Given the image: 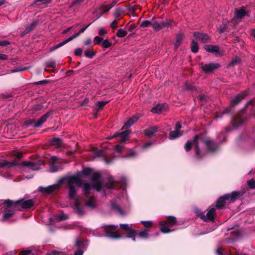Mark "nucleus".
<instances>
[{"label": "nucleus", "instance_id": "nucleus-42", "mask_svg": "<svg viewBox=\"0 0 255 255\" xmlns=\"http://www.w3.org/2000/svg\"><path fill=\"white\" fill-rule=\"evenodd\" d=\"M14 202L10 200H6L3 203L4 207L5 210H8L9 208H11L14 204Z\"/></svg>", "mask_w": 255, "mask_h": 255}, {"label": "nucleus", "instance_id": "nucleus-2", "mask_svg": "<svg viewBox=\"0 0 255 255\" xmlns=\"http://www.w3.org/2000/svg\"><path fill=\"white\" fill-rule=\"evenodd\" d=\"M247 95L248 92L246 91H244L240 93V94L236 96L231 101L230 105L229 106V107L226 108L223 112L222 113L218 114L217 117L221 118L222 115L224 114L233 115L235 113L234 107L239 104L241 103V102L243 100H244Z\"/></svg>", "mask_w": 255, "mask_h": 255}, {"label": "nucleus", "instance_id": "nucleus-25", "mask_svg": "<svg viewBox=\"0 0 255 255\" xmlns=\"http://www.w3.org/2000/svg\"><path fill=\"white\" fill-rule=\"evenodd\" d=\"M184 38V34L183 33H179L176 35V41L174 44V49L177 50L180 45L182 41Z\"/></svg>", "mask_w": 255, "mask_h": 255}, {"label": "nucleus", "instance_id": "nucleus-54", "mask_svg": "<svg viewBox=\"0 0 255 255\" xmlns=\"http://www.w3.org/2000/svg\"><path fill=\"white\" fill-rule=\"evenodd\" d=\"M92 169L91 168L86 167L83 169L82 173L85 176H88L91 174Z\"/></svg>", "mask_w": 255, "mask_h": 255}, {"label": "nucleus", "instance_id": "nucleus-30", "mask_svg": "<svg viewBox=\"0 0 255 255\" xmlns=\"http://www.w3.org/2000/svg\"><path fill=\"white\" fill-rule=\"evenodd\" d=\"M82 185L83 186V192L84 195L87 197H88L89 195L90 194V191L92 187L90 185V184L89 183L87 182L84 183L83 182Z\"/></svg>", "mask_w": 255, "mask_h": 255}, {"label": "nucleus", "instance_id": "nucleus-10", "mask_svg": "<svg viewBox=\"0 0 255 255\" xmlns=\"http://www.w3.org/2000/svg\"><path fill=\"white\" fill-rule=\"evenodd\" d=\"M35 203V200L33 199L26 200L21 199L17 200V209L18 207H21L23 209L28 210L34 205Z\"/></svg>", "mask_w": 255, "mask_h": 255}, {"label": "nucleus", "instance_id": "nucleus-27", "mask_svg": "<svg viewBox=\"0 0 255 255\" xmlns=\"http://www.w3.org/2000/svg\"><path fill=\"white\" fill-rule=\"evenodd\" d=\"M94 155L96 157H102L104 160L107 164H110L112 163V161L108 160L107 158L104 155V152L102 150H97L94 152Z\"/></svg>", "mask_w": 255, "mask_h": 255}, {"label": "nucleus", "instance_id": "nucleus-57", "mask_svg": "<svg viewBox=\"0 0 255 255\" xmlns=\"http://www.w3.org/2000/svg\"><path fill=\"white\" fill-rule=\"evenodd\" d=\"M45 65L49 68H54L56 67V63L55 61H48L45 63Z\"/></svg>", "mask_w": 255, "mask_h": 255}, {"label": "nucleus", "instance_id": "nucleus-32", "mask_svg": "<svg viewBox=\"0 0 255 255\" xmlns=\"http://www.w3.org/2000/svg\"><path fill=\"white\" fill-rule=\"evenodd\" d=\"M194 145V139L188 140L184 146V148L186 152L190 151L192 148L193 145Z\"/></svg>", "mask_w": 255, "mask_h": 255}, {"label": "nucleus", "instance_id": "nucleus-14", "mask_svg": "<svg viewBox=\"0 0 255 255\" xmlns=\"http://www.w3.org/2000/svg\"><path fill=\"white\" fill-rule=\"evenodd\" d=\"M129 132L130 131L128 130L121 132H116L112 135L110 138H118V141L123 143L128 139Z\"/></svg>", "mask_w": 255, "mask_h": 255}, {"label": "nucleus", "instance_id": "nucleus-44", "mask_svg": "<svg viewBox=\"0 0 255 255\" xmlns=\"http://www.w3.org/2000/svg\"><path fill=\"white\" fill-rule=\"evenodd\" d=\"M116 182L113 179H110L106 183L107 187L109 189H114L115 188Z\"/></svg>", "mask_w": 255, "mask_h": 255}, {"label": "nucleus", "instance_id": "nucleus-39", "mask_svg": "<svg viewBox=\"0 0 255 255\" xmlns=\"http://www.w3.org/2000/svg\"><path fill=\"white\" fill-rule=\"evenodd\" d=\"M153 28L156 31H159L161 29L160 23L156 21L154 19L152 18L151 20V25Z\"/></svg>", "mask_w": 255, "mask_h": 255}, {"label": "nucleus", "instance_id": "nucleus-4", "mask_svg": "<svg viewBox=\"0 0 255 255\" xmlns=\"http://www.w3.org/2000/svg\"><path fill=\"white\" fill-rule=\"evenodd\" d=\"M255 102L253 100L249 101L244 108L241 110L238 113L236 117L232 116L231 118V122L234 127H238L243 124L244 120L243 116L246 113L247 109L249 106H254Z\"/></svg>", "mask_w": 255, "mask_h": 255}, {"label": "nucleus", "instance_id": "nucleus-6", "mask_svg": "<svg viewBox=\"0 0 255 255\" xmlns=\"http://www.w3.org/2000/svg\"><path fill=\"white\" fill-rule=\"evenodd\" d=\"M177 225L176 218L174 216H169L164 221L160 223V230L163 233H168L172 231L168 227H172Z\"/></svg>", "mask_w": 255, "mask_h": 255}, {"label": "nucleus", "instance_id": "nucleus-37", "mask_svg": "<svg viewBox=\"0 0 255 255\" xmlns=\"http://www.w3.org/2000/svg\"><path fill=\"white\" fill-rule=\"evenodd\" d=\"M109 103V101H98L96 104L97 107L95 108V111L98 112L99 110L103 109V108Z\"/></svg>", "mask_w": 255, "mask_h": 255}, {"label": "nucleus", "instance_id": "nucleus-31", "mask_svg": "<svg viewBox=\"0 0 255 255\" xmlns=\"http://www.w3.org/2000/svg\"><path fill=\"white\" fill-rule=\"evenodd\" d=\"M241 59L240 57L238 56H235L234 57L231 62L229 63L227 66L228 68H230L232 67H234L236 65L239 64L241 63Z\"/></svg>", "mask_w": 255, "mask_h": 255}, {"label": "nucleus", "instance_id": "nucleus-62", "mask_svg": "<svg viewBox=\"0 0 255 255\" xmlns=\"http://www.w3.org/2000/svg\"><path fill=\"white\" fill-rule=\"evenodd\" d=\"M57 219L59 221H63L68 219V216L64 214L59 215Z\"/></svg>", "mask_w": 255, "mask_h": 255}, {"label": "nucleus", "instance_id": "nucleus-55", "mask_svg": "<svg viewBox=\"0 0 255 255\" xmlns=\"http://www.w3.org/2000/svg\"><path fill=\"white\" fill-rule=\"evenodd\" d=\"M103 38L96 36L94 38V41L95 44L100 45L101 44V42L103 41Z\"/></svg>", "mask_w": 255, "mask_h": 255}, {"label": "nucleus", "instance_id": "nucleus-45", "mask_svg": "<svg viewBox=\"0 0 255 255\" xmlns=\"http://www.w3.org/2000/svg\"><path fill=\"white\" fill-rule=\"evenodd\" d=\"M112 44L110 42L109 40L105 39L103 40L102 43H101V46L103 48H108L112 46Z\"/></svg>", "mask_w": 255, "mask_h": 255}, {"label": "nucleus", "instance_id": "nucleus-22", "mask_svg": "<svg viewBox=\"0 0 255 255\" xmlns=\"http://www.w3.org/2000/svg\"><path fill=\"white\" fill-rule=\"evenodd\" d=\"M165 106V104H158L152 108L151 112L154 114H160L164 110Z\"/></svg>", "mask_w": 255, "mask_h": 255}, {"label": "nucleus", "instance_id": "nucleus-13", "mask_svg": "<svg viewBox=\"0 0 255 255\" xmlns=\"http://www.w3.org/2000/svg\"><path fill=\"white\" fill-rule=\"evenodd\" d=\"M205 144L206 145L207 151L210 153H214L216 152L219 148L220 144L211 139L208 138V140L206 141Z\"/></svg>", "mask_w": 255, "mask_h": 255}, {"label": "nucleus", "instance_id": "nucleus-5", "mask_svg": "<svg viewBox=\"0 0 255 255\" xmlns=\"http://www.w3.org/2000/svg\"><path fill=\"white\" fill-rule=\"evenodd\" d=\"M205 133H200L195 135L193 137L194 142V151L196 158L198 160L202 159L205 156V153L202 152L200 148L199 140H201L205 143L206 141L208 140V138L205 137Z\"/></svg>", "mask_w": 255, "mask_h": 255}, {"label": "nucleus", "instance_id": "nucleus-17", "mask_svg": "<svg viewBox=\"0 0 255 255\" xmlns=\"http://www.w3.org/2000/svg\"><path fill=\"white\" fill-rule=\"evenodd\" d=\"M120 226L122 229L127 231V238L133 237V236H136L137 234L138 230L130 228L128 224H120Z\"/></svg>", "mask_w": 255, "mask_h": 255}, {"label": "nucleus", "instance_id": "nucleus-53", "mask_svg": "<svg viewBox=\"0 0 255 255\" xmlns=\"http://www.w3.org/2000/svg\"><path fill=\"white\" fill-rule=\"evenodd\" d=\"M248 185L250 188L252 189H255V180L254 178H252L248 181Z\"/></svg>", "mask_w": 255, "mask_h": 255}, {"label": "nucleus", "instance_id": "nucleus-40", "mask_svg": "<svg viewBox=\"0 0 255 255\" xmlns=\"http://www.w3.org/2000/svg\"><path fill=\"white\" fill-rule=\"evenodd\" d=\"M58 160V158L56 156H52L50 158V166H51V169L53 172L56 171V169H54V168H55V164L56 163V161Z\"/></svg>", "mask_w": 255, "mask_h": 255}, {"label": "nucleus", "instance_id": "nucleus-28", "mask_svg": "<svg viewBox=\"0 0 255 255\" xmlns=\"http://www.w3.org/2000/svg\"><path fill=\"white\" fill-rule=\"evenodd\" d=\"M248 14V13L246 12V11L245 10L244 7H242L240 9H236V16L237 18L242 19L246 15Z\"/></svg>", "mask_w": 255, "mask_h": 255}, {"label": "nucleus", "instance_id": "nucleus-43", "mask_svg": "<svg viewBox=\"0 0 255 255\" xmlns=\"http://www.w3.org/2000/svg\"><path fill=\"white\" fill-rule=\"evenodd\" d=\"M127 35V31L123 29H119L116 35L118 37L122 38L125 37Z\"/></svg>", "mask_w": 255, "mask_h": 255}, {"label": "nucleus", "instance_id": "nucleus-34", "mask_svg": "<svg viewBox=\"0 0 255 255\" xmlns=\"http://www.w3.org/2000/svg\"><path fill=\"white\" fill-rule=\"evenodd\" d=\"M148 231L147 230L144 229L143 230L140 231V232L138 231L137 234L140 238L144 239H147L149 237Z\"/></svg>", "mask_w": 255, "mask_h": 255}, {"label": "nucleus", "instance_id": "nucleus-19", "mask_svg": "<svg viewBox=\"0 0 255 255\" xmlns=\"http://www.w3.org/2000/svg\"><path fill=\"white\" fill-rule=\"evenodd\" d=\"M50 145L53 146L55 149H58L63 146L62 139L59 137H53L49 140Z\"/></svg>", "mask_w": 255, "mask_h": 255}, {"label": "nucleus", "instance_id": "nucleus-36", "mask_svg": "<svg viewBox=\"0 0 255 255\" xmlns=\"http://www.w3.org/2000/svg\"><path fill=\"white\" fill-rule=\"evenodd\" d=\"M110 9L111 8H110L108 5L102 4L97 8L94 12H96L97 10H100V11H101L103 14H104V13L108 12Z\"/></svg>", "mask_w": 255, "mask_h": 255}, {"label": "nucleus", "instance_id": "nucleus-33", "mask_svg": "<svg viewBox=\"0 0 255 255\" xmlns=\"http://www.w3.org/2000/svg\"><path fill=\"white\" fill-rule=\"evenodd\" d=\"M39 23L38 20H34L33 22L30 23L28 26L26 27V32H30L32 30L34 29V28L38 25Z\"/></svg>", "mask_w": 255, "mask_h": 255}, {"label": "nucleus", "instance_id": "nucleus-51", "mask_svg": "<svg viewBox=\"0 0 255 255\" xmlns=\"http://www.w3.org/2000/svg\"><path fill=\"white\" fill-rule=\"evenodd\" d=\"M123 13V10L121 8H118L116 9L115 12L114 14V17L115 18H119V19L121 18L120 17L122 16Z\"/></svg>", "mask_w": 255, "mask_h": 255}, {"label": "nucleus", "instance_id": "nucleus-18", "mask_svg": "<svg viewBox=\"0 0 255 255\" xmlns=\"http://www.w3.org/2000/svg\"><path fill=\"white\" fill-rule=\"evenodd\" d=\"M59 189V185L53 184L52 185L48 186V187H46L40 186L38 188V190L42 193H46L47 194H50L55 190H58Z\"/></svg>", "mask_w": 255, "mask_h": 255}, {"label": "nucleus", "instance_id": "nucleus-60", "mask_svg": "<svg viewBox=\"0 0 255 255\" xmlns=\"http://www.w3.org/2000/svg\"><path fill=\"white\" fill-rule=\"evenodd\" d=\"M19 255H34L31 250H23L19 252Z\"/></svg>", "mask_w": 255, "mask_h": 255}, {"label": "nucleus", "instance_id": "nucleus-35", "mask_svg": "<svg viewBox=\"0 0 255 255\" xmlns=\"http://www.w3.org/2000/svg\"><path fill=\"white\" fill-rule=\"evenodd\" d=\"M199 45L197 42L193 40L191 43V51L194 53H197L199 51Z\"/></svg>", "mask_w": 255, "mask_h": 255}, {"label": "nucleus", "instance_id": "nucleus-16", "mask_svg": "<svg viewBox=\"0 0 255 255\" xmlns=\"http://www.w3.org/2000/svg\"><path fill=\"white\" fill-rule=\"evenodd\" d=\"M204 48L207 52L214 53L216 56L223 55V54L220 52L219 46L217 45H205Z\"/></svg>", "mask_w": 255, "mask_h": 255}, {"label": "nucleus", "instance_id": "nucleus-24", "mask_svg": "<svg viewBox=\"0 0 255 255\" xmlns=\"http://www.w3.org/2000/svg\"><path fill=\"white\" fill-rule=\"evenodd\" d=\"M182 134V131L180 130L175 129L169 132V138L170 139H174L181 136Z\"/></svg>", "mask_w": 255, "mask_h": 255}, {"label": "nucleus", "instance_id": "nucleus-1", "mask_svg": "<svg viewBox=\"0 0 255 255\" xmlns=\"http://www.w3.org/2000/svg\"><path fill=\"white\" fill-rule=\"evenodd\" d=\"M75 184L78 187H81L83 184V180L80 178L79 175H73L68 178V185L67 187L69 189L68 198L69 199H74V201L72 205V207L74 212L79 217H83L85 211L84 210V207H81L80 200L79 197H76L77 191L76 187L74 185Z\"/></svg>", "mask_w": 255, "mask_h": 255}, {"label": "nucleus", "instance_id": "nucleus-7", "mask_svg": "<svg viewBox=\"0 0 255 255\" xmlns=\"http://www.w3.org/2000/svg\"><path fill=\"white\" fill-rule=\"evenodd\" d=\"M53 112L51 111L47 112L45 115H43L40 118L36 121L35 119L29 120L27 121L28 125H33L34 128H38L40 127L44 123H45L48 118L52 119Z\"/></svg>", "mask_w": 255, "mask_h": 255}, {"label": "nucleus", "instance_id": "nucleus-48", "mask_svg": "<svg viewBox=\"0 0 255 255\" xmlns=\"http://www.w3.org/2000/svg\"><path fill=\"white\" fill-rule=\"evenodd\" d=\"M51 82V81L48 80H43L37 82H34L32 83V84L34 86L35 85H45L48 84Z\"/></svg>", "mask_w": 255, "mask_h": 255}, {"label": "nucleus", "instance_id": "nucleus-49", "mask_svg": "<svg viewBox=\"0 0 255 255\" xmlns=\"http://www.w3.org/2000/svg\"><path fill=\"white\" fill-rule=\"evenodd\" d=\"M6 211H5L3 216V220H5L8 218H9L10 217H11L13 214V211L6 210Z\"/></svg>", "mask_w": 255, "mask_h": 255}, {"label": "nucleus", "instance_id": "nucleus-50", "mask_svg": "<svg viewBox=\"0 0 255 255\" xmlns=\"http://www.w3.org/2000/svg\"><path fill=\"white\" fill-rule=\"evenodd\" d=\"M134 124L133 122L131 121V120L129 119L126 122L124 126L122 128V130L127 129L130 128L131 126H132Z\"/></svg>", "mask_w": 255, "mask_h": 255}, {"label": "nucleus", "instance_id": "nucleus-63", "mask_svg": "<svg viewBox=\"0 0 255 255\" xmlns=\"http://www.w3.org/2000/svg\"><path fill=\"white\" fill-rule=\"evenodd\" d=\"M186 89L188 90L195 91L196 87L192 84H186Z\"/></svg>", "mask_w": 255, "mask_h": 255}, {"label": "nucleus", "instance_id": "nucleus-41", "mask_svg": "<svg viewBox=\"0 0 255 255\" xmlns=\"http://www.w3.org/2000/svg\"><path fill=\"white\" fill-rule=\"evenodd\" d=\"M102 182L101 181L93 182L92 188L100 192L102 188Z\"/></svg>", "mask_w": 255, "mask_h": 255}, {"label": "nucleus", "instance_id": "nucleus-52", "mask_svg": "<svg viewBox=\"0 0 255 255\" xmlns=\"http://www.w3.org/2000/svg\"><path fill=\"white\" fill-rule=\"evenodd\" d=\"M101 178V174L99 173L95 172L93 174L92 178V182L99 181Z\"/></svg>", "mask_w": 255, "mask_h": 255}, {"label": "nucleus", "instance_id": "nucleus-21", "mask_svg": "<svg viewBox=\"0 0 255 255\" xmlns=\"http://www.w3.org/2000/svg\"><path fill=\"white\" fill-rule=\"evenodd\" d=\"M89 200L85 203V206L91 209H95L96 207L95 204L96 198L94 196H88Z\"/></svg>", "mask_w": 255, "mask_h": 255}, {"label": "nucleus", "instance_id": "nucleus-8", "mask_svg": "<svg viewBox=\"0 0 255 255\" xmlns=\"http://www.w3.org/2000/svg\"><path fill=\"white\" fill-rule=\"evenodd\" d=\"M44 162L38 159L37 161L35 162H30V161H22L18 162L17 161V168H18L19 169L22 168V167H29L33 170H37L39 169V167L44 165Z\"/></svg>", "mask_w": 255, "mask_h": 255}, {"label": "nucleus", "instance_id": "nucleus-15", "mask_svg": "<svg viewBox=\"0 0 255 255\" xmlns=\"http://www.w3.org/2000/svg\"><path fill=\"white\" fill-rule=\"evenodd\" d=\"M194 37L202 43H206L209 42L211 37L206 33L194 32L193 33Z\"/></svg>", "mask_w": 255, "mask_h": 255}, {"label": "nucleus", "instance_id": "nucleus-29", "mask_svg": "<svg viewBox=\"0 0 255 255\" xmlns=\"http://www.w3.org/2000/svg\"><path fill=\"white\" fill-rule=\"evenodd\" d=\"M97 54V52L93 51L92 46L91 48L84 51L85 56L89 59H92Z\"/></svg>", "mask_w": 255, "mask_h": 255}, {"label": "nucleus", "instance_id": "nucleus-58", "mask_svg": "<svg viewBox=\"0 0 255 255\" xmlns=\"http://www.w3.org/2000/svg\"><path fill=\"white\" fill-rule=\"evenodd\" d=\"M141 223L146 228H149L152 226V222L150 221H141Z\"/></svg>", "mask_w": 255, "mask_h": 255}, {"label": "nucleus", "instance_id": "nucleus-38", "mask_svg": "<svg viewBox=\"0 0 255 255\" xmlns=\"http://www.w3.org/2000/svg\"><path fill=\"white\" fill-rule=\"evenodd\" d=\"M229 26L227 23H223L218 28L220 33H223L225 31H228Z\"/></svg>", "mask_w": 255, "mask_h": 255}, {"label": "nucleus", "instance_id": "nucleus-61", "mask_svg": "<svg viewBox=\"0 0 255 255\" xmlns=\"http://www.w3.org/2000/svg\"><path fill=\"white\" fill-rule=\"evenodd\" d=\"M83 52V49L81 48H77L74 51V55L76 56H81Z\"/></svg>", "mask_w": 255, "mask_h": 255}, {"label": "nucleus", "instance_id": "nucleus-23", "mask_svg": "<svg viewBox=\"0 0 255 255\" xmlns=\"http://www.w3.org/2000/svg\"><path fill=\"white\" fill-rule=\"evenodd\" d=\"M15 165L16 164L14 160L12 162H9L6 160L0 161V167L1 168H10L15 167Z\"/></svg>", "mask_w": 255, "mask_h": 255}, {"label": "nucleus", "instance_id": "nucleus-3", "mask_svg": "<svg viewBox=\"0 0 255 255\" xmlns=\"http://www.w3.org/2000/svg\"><path fill=\"white\" fill-rule=\"evenodd\" d=\"M241 195V193L238 191H234L231 194H226L218 199L216 201V208L219 209H222L226 203L234 202Z\"/></svg>", "mask_w": 255, "mask_h": 255}, {"label": "nucleus", "instance_id": "nucleus-11", "mask_svg": "<svg viewBox=\"0 0 255 255\" xmlns=\"http://www.w3.org/2000/svg\"><path fill=\"white\" fill-rule=\"evenodd\" d=\"M201 68L202 70L207 74L212 73L215 70L221 67V65L219 63H211L208 64L201 63Z\"/></svg>", "mask_w": 255, "mask_h": 255}, {"label": "nucleus", "instance_id": "nucleus-9", "mask_svg": "<svg viewBox=\"0 0 255 255\" xmlns=\"http://www.w3.org/2000/svg\"><path fill=\"white\" fill-rule=\"evenodd\" d=\"M105 233L106 234V237L112 239H119L123 238V236L116 231L117 226L114 225H109L102 227Z\"/></svg>", "mask_w": 255, "mask_h": 255}, {"label": "nucleus", "instance_id": "nucleus-47", "mask_svg": "<svg viewBox=\"0 0 255 255\" xmlns=\"http://www.w3.org/2000/svg\"><path fill=\"white\" fill-rule=\"evenodd\" d=\"M172 21L170 20H166L160 23L161 29L165 27H168L171 25Z\"/></svg>", "mask_w": 255, "mask_h": 255}, {"label": "nucleus", "instance_id": "nucleus-56", "mask_svg": "<svg viewBox=\"0 0 255 255\" xmlns=\"http://www.w3.org/2000/svg\"><path fill=\"white\" fill-rule=\"evenodd\" d=\"M151 25V21L144 20L140 24L142 27H148Z\"/></svg>", "mask_w": 255, "mask_h": 255}, {"label": "nucleus", "instance_id": "nucleus-20", "mask_svg": "<svg viewBox=\"0 0 255 255\" xmlns=\"http://www.w3.org/2000/svg\"><path fill=\"white\" fill-rule=\"evenodd\" d=\"M160 130V128L158 126L150 127L148 128L144 129V133L146 136L151 137L153 136L157 132Z\"/></svg>", "mask_w": 255, "mask_h": 255}, {"label": "nucleus", "instance_id": "nucleus-64", "mask_svg": "<svg viewBox=\"0 0 255 255\" xmlns=\"http://www.w3.org/2000/svg\"><path fill=\"white\" fill-rule=\"evenodd\" d=\"M43 108V106L41 104L34 105L32 108V109L34 111H38L41 110Z\"/></svg>", "mask_w": 255, "mask_h": 255}, {"label": "nucleus", "instance_id": "nucleus-26", "mask_svg": "<svg viewBox=\"0 0 255 255\" xmlns=\"http://www.w3.org/2000/svg\"><path fill=\"white\" fill-rule=\"evenodd\" d=\"M111 209L114 212L120 215H123L124 214V212L123 210L121 208L120 206L118 205L116 202H112Z\"/></svg>", "mask_w": 255, "mask_h": 255}, {"label": "nucleus", "instance_id": "nucleus-12", "mask_svg": "<svg viewBox=\"0 0 255 255\" xmlns=\"http://www.w3.org/2000/svg\"><path fill=\"white\" fill-rule=\"evenodd\" d=\"M215 209L212 208L208 211L206 216L203 213H201L199 216L202 220L206 222L210 221L214 222L215 216Z\"/></svg>", "mask_w": 255, "mask_h": 255}, {"label": "nucleus", "instance_id": "nucleus-46", "mask_svg": "<svg viewBox=\"0 0 255 255\" xmlns=\"http://www.w3.org/2000/svg\"><path fill=\"white\" fill-rule=\"evenodd\" d=\"M73 175H71V176H65V177L60 179L58 180V184H57V185H59V188L60 187V185L63 184L65 182H66L67 185H68V178L71 177Z\"/></svg>", "mask_w": 255, "mask_h": 255}, {"label": "nucleus", "instance_id": "nucleus-59", "mask_svg": "<svg viewBox=\"0 0 255 255\" xmlns=\"http://www.w3.org/2000/svg\"><path fill=\"white\" fill-rule=\"evenodd\" d=\"M91 23L86 25L85 26L81 28L76 33V35L78 37L81 33H83L85 30L90 25Z\"/></svg>", "mask_w": 255, "mask_h": 255}]
</instances>
